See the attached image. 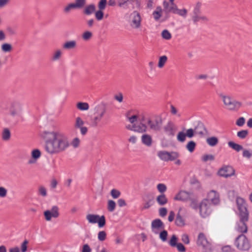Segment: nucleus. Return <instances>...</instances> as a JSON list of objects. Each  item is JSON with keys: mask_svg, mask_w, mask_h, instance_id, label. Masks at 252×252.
<instances>
[{"mask_svg": "<svg viewBox=\"0 0 252 252\" xmlns=\"http://www.w3.org/2000/svg\"><path fill=\"white\" fill-rule=\"evenodd\" d=\"M47 138L45 150L50 154H59L65 151L69 146L67 138L59 132L45 131Z\"/></svg>", "mask_w": 252, "mask_h": 252, "instance_id": "f257e3e1", "label": "nucleus"}, {"mask_svg": "<svg viewBox=\"0 0 252 252\" xmlns=\"http://www.w3.org/2000/svg\"><path fill=\"white\" fill-rule=\"evenodd\" d=\"M220 97L226 108L231 111L237 112L242 106V102L234 99L230 95L220 94Z\"/></svg>", "mask_w": 252, "mask_h": 252, "instance_id": "f03ea898", "label": "nucleus"}, {"mask_svg": "<svg viewBox=\"0 0 252 252\" xmlns=\"http://www.w3.org/2000/svg\"><path fill=\"white\" fill-rule=\"evenodd\" d=\"M107 111L106 106L104 103L97 105L94 108V117L91 119L92 125L96 126L101 120Z\"/></svg>", "mask_w": 252, "mask_h": 252, "instance_id": "7ed1b4c3", "label": "nucleus"}, {"mask_svg": "<svg viewBox=\"0 0 252 252\" xmlns=\"http://www.w3.org/2000/svg\"><path fill=\"white\" fill-rule=\"evenodd\" d=\"M201 2L198 1L195 4L193 7L191 13V18L194 24H196L200 21L202 22H207L209 21L208 18L206 16L201 15Z\"/></svg>", "mask_w": 252, "mask_h": 252, "instance_id": "20e7f679", "label": "nucleus"}, {"mask_svg": "<svg viewBox=\"0 0 252 252\" xmlns=\"http://www.w3.org/2000/svg\"><path fill=\"white\" fill-rule=\"evenodd\" d=\"M196 244L198 246L202 247V252H212L213 251L212 244L208 241L203 233H199Z\"/></svg>", "mask_w": 252, "mask_h": 252, "instance_id": "39448f33", "label": "nucleus"}, {"mask_svg": "<svg viewBox=\"0 0 252 252\" xmlns=\"http://www.w3.org/2000/svg\"><path fill=\"white\" fill-rule=\"evenodd\" d=\"M235 245L239 250L243 251H248L251 248V245L248 239L243 234L239 235L236 238Z\"/></svg>", "mask_w": 252, "mask_h": 252, "instance_id": "423d86ee", "label": "nucleus"}, {"mask_svg": "<svg viewBox=\"0 0 252 252\" xmlns=\"http://www.w3.org/2000/svg\"><path fill=\"white\" fill-rule=\"evenodd\" d=\"M7 109L9 110L10 115L12 117H20L21 116L22 106L19 101L13 100L10 102Z\"/></svg>", "mask_w": 252, "mask_h": 252, "instance_id": "0eeeda50", "label": "nucleus"}, {"mask_svg": "<svg viewBox=\"0 0 252 252\" xmlns=\"http://www.w3.org/2000/svg\"><path fill=\"white\" fill-rule=\"evenodd\" d=\"M199 214L202 218L209 216L212 212L211 205L207 199H203L199 204Z\"/></svg>", "mask_w": 252, "mask_h": 252, "instance_id": "6e6552de", "label": "nucleus"}, {"mask_svg": "<svg viewBox=\"0 0 252 252\" xmlns=\"http://www.w3.org/2000/svg\"><path fill=\"white\" fill-rule=\"evenodd\" d=\"M86 219L90 223H98L99 228L103 227L106 224V220L104 216H99L98 215L88 214Z\"/></svg>", "mask_w": 252, "mask_h": 252, "instance_id": "1a4fd4ad", "label": "nucleus"}, {"mask_svg": "<svg viewBox=\"0 0 252 252\" xmlns=\"http://www.w3.org/2000/svg\"><path fill=\"white\" fill-rule=\"evenodd\" d=\"M162 123V119L160 116H156L153 120L149 119L147 122L150 129L156 131H159L161 130Z\"/></svg>", "mask_w": 252, "mask_h": 252, "instance_id": "9d476101", "label": "nucleus"}, {"mask_svg": "<svg viewBox=\"0 0 252 252\" xmlns=\"http://www.w3.org/2000/svg\"><path fill=\"white\" fill-rule=\"evenodd\" d=\"M158 156L162 160L166 161L176 159L179 157V155L177 152H168L165 151H161L158 153Z\"/></svg>", "mask_w": 252, "mask_h": 252, "instance_id": "9b49d317", "label": "nucleus"}, {"mask_svg": "<svg viewBox=\"0 0 252 252\" xmlns=\"http://www.w3.org/2000/svg\"><path fill=\"white\" fill-rule=\"evenodd\" d=\"M236 202L239 211V217L249 216V213L246 207V202L244 199L237 197Z\"/></svg>", "mask_w": 252, "mask_h": 252, "instance_id": "f8f14e48", "label": "nucleus"}, {"mask_svg": "<svg viewBox=\"0 0 252 252\" xmlns=\"http://www.w3.org/2000/svg\"><path fill=\"white\" fill-rule=\"evenodd\" d=\"M239 217L240 220L237 223L236 229L239 232L242 233H246L248 230V227L246 223L249 220V216H242Z\"/></svg>", "mask_w": 252, "mask_h": 252, "instance_id": "ddd939ff", "label": "nucleus"}, {"mask_svg": "<svg viewBox=\"0 0 252 252\" xmlns=\"http://www.w3.org/2000/svg\"><path fill=\"white\" fill-rule=\"evenodd\" d=\"M177 127L175 124L171 121L164 125L163 131L164 134L168 137H172L175 135Z\"/></svg>", "mask_w": 252, "mask_h": 252, "instance_id": "4468645a", "label": "nucleus"}, {"mask_svg": "<svg viewBox=\"0 0 252 252\" xmlns=\"http://www.w3.org/2000/svg\"><path fill=\"white\" fill-rule=\"evenodd\" d=\"M59 207L54 205L52 207L51 210H47L44 212L45 219L47 221H50L52 218H57L60 216Z\"/></svg>", "mask_w": 252, "mask_h": 252, "instance_id": "2eb2a0df", "label": "nucleus"}, {"mask_svg": "<svg viewBox=\"0 0 252 252\" xmlns=\"http://www.w3.org/2000/svg\"><path fill=\"white\" fill-rule=\"evenodd\" d=\"M218 173L221 177L228 178L234 175L235 170L232 166L225 165L220 168Z\"/></svg>", "mask_w": 252, "mask_h": 252, "instance_id": "dca6fc26", "label": "nucleus"}, {"mask_svg": "<svg viewBox=\"0 0 252 252\" xmlns=\"http://www.w3.org/2000/svg\"><path fill=\"white\" fill-rule=\"evenodd\" d=\"M193 194L194 193L191 191L181 190L174 197V200L187 202L190 199Z\"/></svg>", "mask_w": 252, "mask_h": 252, "instance_id": "f3484780", "label": "nucleus"}, {"mask_svg": "<svg viewBox=\"0 0 252 252\" xmlns=\"http://www.w3.org/2000/svg\"><path fill=\"white\" fill-rule=\"evenodd\" d=\"M164 225L163 222L159 219L153 220L151 223V229L152 232L156 234L159 233V231L164 229Z\"/></svg>", "mask_w": 252, "mask_h": 252, "instance_id": "a211bd4d", "label": "nucleus"}, {"mask_svg": "<svg viewBox=\"0 0 252 252\" xmlns=\"http://www.w3.org/2000/svg\"><path fill=\"white\" fill-rule=\"evenodd\" d=\"M131 15H132V19L131 26L134 29H138L141 26V18L139 13L136 11H134Z\"/></svg>", "mask_w": 252, "mask_h": 252, "instance_id": "6ab92c4d", "label": "nucleus"}, {"mask_svg": "<svg viewBox=\"0 0 252 252\" xmlns=\"http://www.w3.org/2000/svg\"><path fill=\"white\" fill-rule=\"evenodd\" d=\"M207 200L214 204L217 205L220 202V197L219 193L215 190H211L208 194Z\"/></svg>", "mask_w": 252, "mask_h": 252, "instance_id": "aec40b11", "label": "nucleus"}, {"mask_svg": "<svg viewBox=\"0 0 252 252\" xmlns=\"http://www.w3.org/2000/svg\"><path fill=\"white\" fill-rule=\"evenodd\" d=\"M195 133L201 136H205L208 134V130L202 122H198L194 128Z\"/></svg>", "mask_w": 252, "mask_h": 252, "instance_id": "412c9836", "label": "nucleus"}, {"mask_svg": "<svg viewBox=\"0 0 252 252\" xmlns=\"http://www.w3.org/2000/svg\"><path fill=\"white\" fill-rule=\"evenodd\" d=\"M189 201V207L194 210H197L199 208L198 199L197 196L194 194L191 197Z\"/></svg>", "mask_w": 252, "mask_h": 252, "instance_id": "4be33fe9", "label": "nucleus"}, {"mask_svg": "<svg viewBox=\"0 0 252 252\" xmlns=\"http://www.w3.org/2000/svg\"><path fill=\"white\" fill-rule=\"evenodd\" d=\"M163 6L164 8L163 10H164L167 14L169 12H172L174 13V11H175L174 10L175 7H177L174 3L170 4L166 0H164L163 2Z\"/></svg>", "mask_w": 252, "mask_h": 252, "instance_id": "5701e85b", "label": "nucleus"}, {"mask_svg": "<svg viewBox=\"0 0 252 252\" xmlns=\"http://www.w3.org/2000/svg\"><path fill=\"white\" fill-rule=\"evenodd\" d=\"M156 201L160 206H164L168 202V199L163 193H161L157 197Z\"/></svg>", "mask_w": 252, "mask_h": 252, "instance_id": "b1692460", "label": "nucleus"}, {"mask_svg": "<svg viewBox=\"0 0 252 252\" xmlns=\"http://www.w3.org/2000/svg\"><path fill=\"white\" fill-rule=\"evenodd\" d=\"M142 142L147 146H151L152 143V138L151 135L147 134H143L141 137Z\"/></svg>", "mask_w": 252, "mask_h": 252, "instance_id": "393cba45", "label": "nucleus"}, {"mask_svg": "<svg viewBox=\"0 0 252 252\" xmlns=\"http://www.w3.org/2000/svg\"><path fill=\"white\" fill-rule=\"evenodd\" d=\"M175 224L179 227H183L185 225V220L181 216L180 212L177 214L175 221Z\"/></svg>", "mask_w": 252, "mask_h": 252, "instance_id": "a878e982", "label": "nucleus"}, {"mask_svg": "<svg viewBox=\"0 0 252 252\" xmlns=\"http://www.w3.org/2000/svg\"><path fill=\"white\" fill-rule=\"evenodd\" d=\"M228 145L229 147L231 148L237 152L243 150V147L242 145L236 144L233 141L228 142Z\"/></svg>", "mask_w": 252, "mask_h": 252, "instance_id": "bb28decb", "label": "nucleus"}, {"mask_svg": "<svg viewBox=\"0 0 252 252\" xmlns=\"http://www.w3.org/2000/svg\"><path fill=\"white\" fill-rule=\"evenodd\" d=\"M63 48L65 49H72L76 47V42L75 40H70L65 42L63 45Z\"/></svg>", "mask_w": 252, "mask_h": 252, "instance_id": "cd10ccee", "label": "nucleus"}, {"mask_svg": "<svg viewBox=\"0 0 252 252\" xmlns=\"http://www.w3.org/2000/svg\"><path fill=\"white\" fill-rule=\"evenodd\" d=\"M207 143L210 146L214 147L219 143V139L217 137L212 136L206 139Z\"/></svg>", "mask_w": 252, "mask_h": 252, "instance_id": "c85d7f7f", "label": "nucleus"}, {"mask_svg": "<svg viewBox=\"0 0 252 252\" xmlns=\"http://www.w3.org/2000/svg\"><path fill=\"white\" fill-rule=\"evenodd\" d=\"M95 10V6L94 4H91L87 6L84 9V13L87 15H91Z\"/></svg>", "mask_w": 252, "mask_h": 252, "instance_id": "c756f323", "label": "nucleus"}, {"mask_svg": "<svg viewBox=\"0 0 252 252\" xmlns=\"http://www.w3.org/2000/svg\"><path fill=\"white\" fill-rule=\"evenodd\" d=\"M135 127V131H137L138 132H145L147 130V127L146 125L140 123L139 125H137L134 124Z\"/></svg>", "mask_w": 252, "mask_h": 252, "instance_id": "7c9ffc66", "label": "nucleus"}, {"mask_svg": "<svg viewBox=\"0 0 252 252\" xmlns=\"http://www.w3.org/2000/svg\"><path fill=\"white\" fill-rule=\"evenodd\" d=\"M76 107L81 111H86L89 108V104L87 102H79L77 103Z\"/></svg>", "mask_w": 252, "mask_h": 252, "instance_id": "2f4dec72", "label": "nucleus"}, {"mask_svg": "<svg viewBox=\"0 0 252 252\" xmlns=\"http://www.w3.org/2000/svg\"><path fill=\"white\" fill-rule=\"evenodd\" d=\"M129 1L132 2L133 0H117V4L119 7L122 8L123 9H126L127 8L128 2Z\"/></svg>", "mask_w": 252, "mask_h": 252, "instance_id": "473e14b6", "label": "nucleus"}, {"mask_svg": "<svg viewBox=\"0 0 252 252\" xmlns=\"http://www.w3.org/2000/svg\"><path fill=\"white\" fill-rule=\"evenodd\" d=\"M175 11H174V14H177L180 16H181L183 17H186L188 11L186 9H179L178 7L174 8Z\"/></svg>", "mask_w": 252, "mask_h": 252, "instance_id": "72a5a7b5", "label": "nucleus"}, {"mask_svg": "<svg viewBox=\"0 0 252 252\" xmlns=\"http://www.w3.org/2000/svg\"><path fill=\"white\" fill-rule=\"evenodd\" d=\"M77 9L74 3H70L65 6L63 9V12L65 14H68L71 10Z\"/></svg>", "mask_w": 252, "mask_h": 252, "instance_id": "f704fd0d", "label": "nucleus"}, {"mask_svg": "<svg viewBox=\"0 0 252 252\" xmlns=\"http://www.w3.org/2000/svg\"><path fill=\"white\" fill-rule=\"evenodd\" d=\"M37 193L39 195L42 197H46L47 195V189L43 186H40L38 187Z\"/></svg>", "mask_w": 252, "mask_h": 252, "instance_id": "c9c22d12", "label": "nucleus"}, {"mask_svg": "<svg viewBox=\"0 0 252 252\" xmlns=\"http://www.w3.org/2000/svg\"><path fill=\"white\" fill-rule=\"evenodd\" d=\"M196 147V143L193 141H190L189 142L187 145H186V148L190 152L192 153L195 149V148Z\"/></svg>", "mask_w": 252, "mask_h": 252, "instance_id": "e433bc0d", "label": "nucleus"}, {"mask_svg": "<svg viewBox=\"0 0 252 252\" xmlns=\"http://www.w3.org/2000/svg\"><path fill=\"white\" fill-rule=\"evenodd\" d=\"M84 124V122L82 120V119L79 117H78L75 119V124L74 125L75 128H80Z\"/></svg>", "mask_w": 252, "mask_h": 252, "instance_id": "4c0bfd02", "label": "nucleus"}, {"mask_svg": "<svg viewBox=\"0 0 252 252\" xmlns=\"http://www.w3.org/2000/svg\"><path fill=\"white\" fill-rule=\"evenodd\" d=\"M62 52L60 50H56L52 55L51 60L52 61H56L59 60L62 56Z\"/></svg>", "mask_w": 252, "mask_h": 252, "instance_id": "58836bf2", "label": "nucleus"}, {"mask_svg": "<svg viewBox=\"0 0 252 252\" xmlns=\"http://www.w3.org/2000/svg\"><path fill=\"white\" fill-rule=\"evenodd\" d=\"M1 50L4 52H9L12 49V45L9 43H3L1 46Z\"/></svg>", "mask_w": 252, "mask_h": 252, "instance_id": "ea45409f", "label": "nucleus"}, {"mask_svg": "<svg viewBox=\"0 0 252 252\" xmlns=\"http://www.w3.org/2000/svg\"><path fill=\"white\" fill-rule=\"evenodd\" d=\"M167 61V57L166 56L164 55L160 57L159 58L158 67L160 68H162L164 66L165 63H166Z\"/></svg>", "mask_w": 252, "mask_h": 252, "instance_id": "a19ab883", "label": "nucleus"}, {"mask_svg": "<svg viewBox=\"0 0 252 252\" xmlns=\"http://www.w3.org/2000/svg\"><path fill=\"white\" fill-rule=\"evenodd\" d=\"M249 134V131L248 130L244 129L238 131L237 133V136L240 139H245Z\"/></svg>", "mask_w": 252, "mask_h": 252, "instance_id": "79ce46f5", "label": "nucleus"}, {"mask_svg": "<svg viewBox=\"0 0 252 252\" xmlns=\"http://www.w3.org/2000/svg\"><path fill=\"white\" fill-rule=\"evenodd\" d=\"M2 139L5 141L8 140L10 137V131L8 128H4L2 134Z\"/></svg>", "mask_w": 252, "mask_h": 252, "instance_id": "37998d69", "label": "nucleus"}, {"mask_svg": "<svg viewBox=\"0 0 252 252\" xmlns=\"http://www.w3.org/2000/svg\"><path fill=\"white\" fill-rule=\"evenodd\" d=\"M187 135L183 131H180L177 135V139L180 142H184L186 140Z\"/></svg>", "mask_w": 252, "mask_h": 252, "instance_id": "c03bdc74", "label": "nucleus"}, {"mask_svg": "<svg viewBox=\"0 0 252 252\" xmlns=\"http://www.w3.org/2000/svg\"><path fill=\"white\" fill-rule=\"evenodd\" d=\"M116 208V203L112 200H109L108 201L107 209L108 211L112 212L114 211Z\"/></svg>", "mask_w": 252, "mask_h": 252, "instance_id": "a18cd8bd", "label": "nucleus"}, {"mask_svg": "<svg viewBox=\"0 0 252 252\" xmlns=\"http://www.w3.org/2000/svg\"><path fill=\"white\" fill-rule=\"evenodd\" d=\"M215 159V157L212 154L204 155L201 157V160L203 162H207L209 160L213 161Z\"/></svg>", "mask_w": 252, "mask_h": 252, "instance_id": "49530a36", "label": "nucleus"}, {"mask_svg": "<svg viewBox=\"0 0 252 252\" xmlns=\"http://www.w3.org/2000/svg\"><path fill=\"white\" fill-rule=\"evenodd\" d=\"M77 9L82 8L86 4V0H75L74 3Z\"/></svg>", "mask_w": 252, "mask_h": 252, "instance_id": "de8ad7c7", "label": "nucleus"}, {"mask_svg": "<svg viewBox=\"0 0 252 252\" xmlns=\"http://www.w3.org/2000/svg\"><path fill=\"white\" fill-rule=\"evenodd\" d=\"M178 238L175 235H173L169 242V244L172 247H175L178 243H177Z\"/></svg>", "mask_w": 252, "mask_h": 252, "instance_id": "09e8293b", "label": "nucleus"}, {"mask_svg": "<svg viewBox=\"0 0 252 252\" xmlns=\"http://www.w3.org/2000/svg\"><path fill=\"white\" fill-rule=\"evenodd\" d=\"M167 231L164 229L159 233V238L163 242H165L167 240Z\"/></svg>", "mask_w": 252, "mask_h": 252, "instance_id": "8fccbe9b", "label": "nucleus"}, {"mask_svg": "<svg viewBox=\"0 0 252 252\" xmlns=\"http://www.w3.org/2000/svg\"><path fill=\"white\" fill-rule=\"evenodd\" d=\"M92 36L93 34L91 32L86 31L82 34V37L84 40H88L92 38Z\"/></svg>", "mask_w": 252, "mask_h": 252, "instance_id": "3c124183", "label": "nucleus"}, {"mask_svg": "<svg viewBox=\"0 0 252 252\" xmlns=\"http://www.w3.org/2000/svg\"><path fill=\"white\" fill-rule=\"evenodd\" d=\"M107 5L106 0H100L98 3V7L99 10H103L105 9Z\"/></svg>", "mask_w": 252, "mask_h": 252, "instance_id": "603ef678", "label": "nucleus"}, {"mask_svg": "<svg viewBox=\"0 0 252 252\" xmlns=\"http://www.w3.org/2000/svg\"><path fill=\"white\" fill-rule=\"evenodd\" d=\"M104 16L103 10H98L95 12V17L98 21L101 20Z\"/></svg>", "mask_w": 252, "mask_h": 252, "instance_id": "864d4df0", "label": "nucleus"}, {"mask_svg": "<svg viewBox=\"0 0 252 252\" xmlns=\"http://www.w3.org/2000/svg\"><path fill=\"white\" fill-rule=\"evenodd\" d=\"M162 37L163 38L169 40L171 38V34L167 30H164L162 32Z\"/></svg>", "mask_w": 252, "mask_h": 252, "instance_id": "5fc2aeb1", "label": "nucleus"}, {"mask_svg": "<svg viewBox=\"0 0 252 252\" xmlns=\"http://www.w3.org/2000/svg\"><path fill=\"white\" fill-rule=\"evenodd\" d=\"M243 157L247 158H250L252 156V150L250 151L247 149L243 150Z\"/></svg>", "mask_w": 252, "mask_h": 252, "instance_id": "6e6d98bb", "label": "nucleus"}, {"mask_svg": "<svg viewBox=\"0 0 252 252\" xmlns=\"http://www.w3.org/2000/svg\"><path fill=\"white\" fill-rule=\"evenodd\" d=\"M41 156V153L38 149H34L32 152V158L35 159L38 158Z\"/></svg>", "mask_w": 252, "mask_h": 252, "instance_id": "4d7b16f0", "label": "nucleus"}, {"mask_svg": "<svg viewBox=\"0 0 252 252\" xmlns=\"http://www.w3.org/2000/svg\"><path fill=\"white\" fill-rule=\"evenodd\" d=\"M98 239L100 241H103L106 238V233L104 231H99L98 233Z\"/></svg>", "mask_w": 252, "mask_h": 252, "instance_id": "13d9d810", "label": "nucleus"}, {"mask_svg": "<svg viewBox=\"0 0 252 252\" xmlns=\"http://www.w3.org/2000/svg\"><path fill=\"white\" fill-rule=\"evenodd\" d=\"M157 189L158 191L161 193H163L167 189L166 186L163 184H158L157 185Z\"/></svg>", "mask_w": 252, "mask_h": 252, "instance_id": "bf43d9fd", "label": "nucleus"}, {"mask_svg": "<svg viewBox=\"0 0 252 252\" xmlns=\"http://www.w3.org/2000/svg\"><path fill=\"white\" fill-rule=\"evenodd\" d=\"M111 195L114 199L118 198L121 195V192L117 189H113L111 191Z\"/></svg>", "mask_w": 252, "mask_h": 252, "instance_id": "052dcab7", "label": "nucleus"}, {"mask_svg": "<svg viewBox=\"0 0 252 252\" xmlns=\"http://www.w3.org/2000/svg\"><path fill=\"white\" fill-rule=\"evenodd\" d=\"M246 122V120L245 118L243 117H241L239 118L236 122V125L239 126H244Z\"/></svg>", "mask_w": 252, "mask_h": 252, "instance_id": "680f3d73", "label": "nucleus"}, {"mask_svg": "<svg viewBox=\"0 0 252 252\" xmlns=\"http://www.w3.org/2000/svg\"><path fill=\"white\" fill-rule=\"evenodd\" d=\"M186 134L187 135V137L190 138L193 137L194 136V134H196L195 133L194 129H192V128L188 129L186 131Z\"/></svg>", "mask_w": 252, "mask_h": 252, "instance_id": "e2e57ef3", "label": "nucleus"}, {"mask_svg": "<svg viewBox=\"0 0 252 252\" xmlns=\"http://www.w3.org/2000/svg\"><path fill=\"white\" fill-rule=\"evenodd\" d=\"M145 202L144 203L143 206L142 208V210H145L149 208L152 205V200L149 199L148 201H146L145 199H143Z\"/></svg>", "mask_w": 252, "mask_h": 252, "instance_id": "0e129e2a", "label": "nucleus"}, {"mask_svg": "<svg viewBox=\"0 0 252 252\" xmlns=\"http://www.w3.org/2000/svg\"><path fill=\"white\" fill-rule=\"evenodd\" d=\"M80 141L77 137L74 138L71 142V145L75 148H77L80 144Z\"/></svg>", "mask_w": 252, "mask_h": 252, "instance_id": "69168bd1", "label": "nucleus"}, {"mask_svg": "<svg viewBox=\"0 0 252 252\" xmlns=\"http://www.w3.org/2000/svg\"><path fill=\"white\" fill-rule=\"evenodd\" d=\"M114 99L119 102H122L123 101V95L122 93H119L114 96Z\"/></svg>", "mask_w": 252, "mask_h": 252, "instance_id": "338daca9", "label": "nucleus"}, {"mask_svg": "<svg viewBox=\"0 0 252 252\" xmlns=\"http://www.w3.org/2000/svg\"><path fill=\"white\" fill-rule=\"evenodd\" d=\"M222 252H234V250L230 246H225L221 249Z\"/></svg>", "mask_w": 252, "mask_h": 252, "instance_id": "774afa93", "label": "nucleus"}]
</instances>
